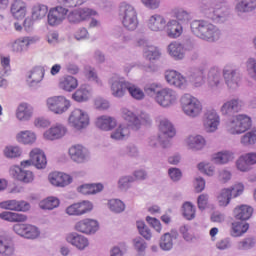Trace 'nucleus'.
<instances>
[{"instance_id":"obj_20","label":"nucleus","mask_w":256,"mask_h":256,"mask_svg":"<svg viewBox=\"0 0 256 256\" xmlns=\"http://www.w3.org/2000/svg\"><path fill=\"white\" fill-rule=\"evenodd\" d=\"M139 47L143 48V56L148 61H156L161 57V51L156 46L151 45L149 41L145 39L138 40Z\"/></svg>"},{"instance_id":"obj_24","label":"nucleus","mask_w":256,"mask_h":256,"mask_svg":"<svg viewBox=\"0 0 256 256\" xmlns=\"http://www.w3.org/2000/svg\"><path fill=\"white\" fill-rule=\"evenodd\" d=\"M164 31L170 39H179L183 35V24L175 19L166 20Z\"/></svg>"},{"instance_id":"obj_30","label":"nucleus","mask_w":256,"mask_h":256,"mask_svg":"<svg viewBox=\"0 0 256 256\" xmlns=\"http://www.w3.org/2000/svg\"><path fill=\"white\" fill-rule=\"evenodd\" d=\"M95 125L101 131H113L117 127V119L113 116L102 115L96 119Z\"/></svg>"},{"instance_id":"obj_36","label":"nucleus","mask_w":256,"mask_h":256,"mask_svg":"<svg viewBox=\"0 0 256 256\" xmlns=\"http://www.w3.org/2000/svg\"><path fill=\"white\" fill-rule=\"evenodd\" d=\"M33 117V107L27 103H21L16 110L18 121H29Z\"/></svg>"},{"instance_id":"obj_27","label":"nucleus","mask_w":256,"mask_h":256,"mask_svg":"<svg viewBox=\"0 0 256 256\" xmlns=\"http://www.w3.org/2000/svg\"><path fill=\"white\" fill-rule=\"evenodd\" d=\"M48 179L54 187H67V185H71V183H73V178L62 172H53L49 174Z\"/></svg>"},{"instance_id":"obj_8","label":"nucleus","mask_w":256,"mask_h":256,"mask_svg":"<svg viewBox=\"0 0 256 256\" xmlns=\"http://www.w3.org/2000/svg\"><path fill=\"white\" fill-rule=\"evenodd\" d=\"M222 75L230 91H237L241 87V73L239 70L226 66L222 70Z\"/></svg>"},{"instance_id":"obj_3","label":"nucleus","mask_w":256,"mask_h":256,"mask_svg":"<svg viewBox=\"0 0 256 256\" xmlns=\"http://www.w3.org/2000/svg\"><path fill=\"white\" fill-rule=\"evenodd\" d=\"M182 112L190 119H197L203 113V103L197 97L185 93L180 98Z\"/></svg>"},{"instance_id":"obj_5","label":"nucleus","mask_w":256,"mask_h":256,"mask_svg":"<svg viewBox=\"0 0 256 256\" xmlns=\"http://www.w3.org/2000/svg\"><path fill=\"white\" fill-rule=\"evenodd\" d=\"M154 101L159 107H162V109H171V107H175V104L179 101V93L173 88L164 87L160 89L157 96H154Z\"/></svg>"},{"instance_id":"obj_29","label":"nucleus","mask_w":256,"mask_h":256,"mask_svg":"<svg viewBox=\"0 0 256 256\" xmlns=\"http://www.w3.org/2000/svg\"><path fill=\"white\" fill-rule=\"evenodd\" d=\"M65 135H67V127L62 124H57L44 132V139H47V141H55L65 137Z\"/></svg>"},{"instance_id":"obj_11","label":"nucleus","mask_w":256,"mask_h":256,"mask_svg":"<svg viewBox=\"0 0 256 256\" xmlns=\"http://www.w3.org/2000/svg\"><path fill=\"white\" fill-rule=\"evenodd\" d=\"M245 103L240 98H232L225 101L220 107V113L222 117H231L235 113H241Z\"/></svg>"},{"instance_id":"obj_32","label":"nucleus","mask_w":256,"mask_h":256,"mask_svg":"<svg viewBox=\"0 0 256 256\" xmlns=\"http://www.w3.org/2000/svg\"><path fill=\"white\" fill-rule=\"evenodd\" d=\"M159 131L166 139H173L177 135V130L173 125V122L167 118L160 119Z\"/></svg>"},{"instance_id":"obj_63","label":"nucleus","mask_w":256,"mask_h":256,"mask_svg":"<svg viewBox=\"0 0 256 256\" xmlns=\"http://www.w3.org/2000/svg\"><path fill=\"white\" fill-rule=\"evenodd\" d=\"M181 72L176 71V70H167L164 73V79L166 83L170 85V87H173L175 85V82L177 81L179 75Z\"/></svg>"},{"instance_id":"obj_48","label":"nucleus","mask_w":256,"mask_h":256,"mask_svg":"<svg viewBox=\"0 0 256 256\" xmlns=\"http://www.w3.org/2000/svg\"><path fill=\"white\" fill-rule=\"evenodd\" d=\"M216 199L219 207H227V205H229V203H231V200L233 199L231 196V190L223 188L218 193Z\"/></svg>"},{"instance_id":"obj_57","label":"nucleus","mask_w":256,"mask_h":256,"mask_svg":"<svg viewBox=\"0 0 256 256\" xmlns=\"http://www.w3.org/2000/svg\"><path fill=\"white\" fill-rule=\"evenodd\" d=\"M133 246L135 251H137L138 256H145V251L147 250V242L141 237L135 238L133 240Z\"/></svg>"},{"instance_id":"obj_25","label":"nucleus","mask_w":256,"mask_h":256,"mask_svg":"<svg viewBox=\"0 0 256 256\" xmlns=\"http://www.w3.org/2000/svg\"><path fill=\"white\" fill-rule=\"evenodd\" d=\"M212 163L215 165H229L232 161H235V152L231 150H221L212 154Z\"/></svg>"},{"instance_id":"obj_1","label":"nucleus","mask_w":256,"mask_h":256,"mask_svg":"<svg viewBox=\"0 0 256 256\" xmlns=\"http://www.w3.org/2000/svg\"><path fill=\"white\" fill-rule=\"evenodd\" d=\"M190 29L195 37L208 43H215V41L221 39L219 27L207 20H193L190 24Z\"/></svg>"},{"instance_id":"obj_43","label":"nucleus","mask_w":256,"mask_h":256,"mask_svg":"<svg viewBox=\"0 0 256 256\" xmlns=\"http://www.w3.org/2000/svg\"><path fill=\"white\" fill-rule=\"evenodd\" d=\"M33 43V39L29 37L19 38L12 43V50L16 53H21V51H27L29 45Z\"/></svg>"},{"instance_id":"obj_64","label":"nucleus","mask_w":256,"mask_h":256,"mask_svg":"<svg viewBox=\"0 0 256 256\" xmlns=\"http://www.w3.org/2000/svg\"><path fill=\"white\" fill-rule=\"evenodd\" d=\"M174 89H179L180 91H185L187 87H189V80L185 75L181 74L178 75V78H176V82L174 83Z\"/></svg>"},{"instance_id":"obj_59","label":"nucleus","mask_w":256,"mask_h":256,"mask_svg":"<svg viewBox=\"0 0 256 256\" xmlns=\"http://www.w3.org/2000/svg\"><path fill=\"white\" fill-rule=\"evenodd\" d=\"M136 227L139 231V234L143 236L146 241H151V237H153V234L151 233V229H149L147 225H145V222L137 221Z\"/></svg>"},{"instance_id":"obj_13","label":"nucleus","mask_w":256,"mask_h":256,"mask_svg":"<svg viewBox=\"0 0 256 256\" xmlns=\"http://www.w3.org/2000/svg\"><path fill=\"white\" fill-rule=\"evenodd\" d=\"M67 13H69V10L63 6L51 8L48 11L47 16L48 25H50V27H57V25H61V23H63L67 18Z\"/></svg>"},{"instance_id":"obj_52","label":"nucleus","mask_w":256,"mask_h":256,"mask_svg":"<svg viewBox=\"0 0 256 256\" xmlns=\"http://www.w3.org/2000/svg\"><path fill=\"white\" fill-rule=\"evenodd\" d=\"M107 205L111 213H115L116 215L125 211V203L119 199H110Z\"/></svg>"},{"instance_id":"obj_49","label":"nucleus","mask_w":256,"mask_h":256,"mask_svg":"<svg viewBox=\"0 0 256 256\" xmlns=\"http://www.w3.org/2000/svg\"><path fill=\"white\" fill-rule=\"evenodd\" d=\"M172 13L175 17V21H178L181 25L182 23H189L191 21V14L183 8H174Z\"/></svg>"},{"instance_id":"obj_47","label":"nucleus","mask_w":256,"mask_h":256,"mask_svg":"<svg viewBox=\"0 0 256 256\" xmlns=\"http://www.w3.org/2000/svg\"><path fill=\"white\" fill-rule=\"evenodd\" d=\"M91 97V90L87 86H81L73 95L72 99L78 103H83L89 101Z\"/></svg>"},{"instance_id":"obj_7","label":"nucleus","mask_w":256,"mask_h":256,"mask_svg":"<svg viewBox=\"0 0 256 256\" xmlns=\"http://www.w3.org/2000/svg\"><path fill=\"white\" fill-rule=\"evenodd\" d=\"M68 123L70 127L76 129V131H81L89 127V114L81 109H74L68 118Z\"/></svg>"},{"instance_id":"obj_31","label":"nucleus","mask_w":256,"mask_h":256,"mask_svg":"<svg viewBox=\"0 0 256 256\" xmlns=\"http://www.w3.org/2000/svg\"><path fill=\"white\" fill-rule=\"evenodd\" d=\"M167 53L174 61H183L185 59V52L183 51V44L181 42H171L167 46Z\"/></svg>"},{"instance_id":"obj_61","label":"nucleus","mask_w":256,"mask_h":256,"mask_svg":"<svg viewBox=\"0 0 256 256\" xmlns=\"http://www.w3.org/2000/svg\"><path fill=\"white\" fill-rule=\"evenodd\" d=\"M246 71L252 81H256V58H249L246 61Z\"/></svg>"},{"instance_id":"obj_22","label":"nucleus","mask_w":256,"mask_h":256,"mask_svg":"<svg viewBox=\"0 0 256 256\" xmlns=\"http://www.w3.org/2000/svg\"><path fill=\"white\" fill-rule=\"evenodd\" d=\"M93 211V204L90 201L74 203L66 208L67 215L81 216Z\"/></svg>"},{"instance_id":"obj_2","label":"nucleus","mask_w":256,"mask_h":256,"mask_svg":"<svg viewBox=\"0 0 256 256\" xmlns=\"http://www.w3.org/2000/svg\"><path fill=\"white\" fill-rule=\"evenodd\" d=\"M200 11L206 19H210L213 23H225L229 15L219 0H202Z\"/></svg>"},{"instance_id":"obj_14","label":"nucleus","mask_w":256,"mask_h":256,"mask_svg":"<svg viewBox=\"0 0 256 256\" xmlns=\"http://www.w3.org/2000/svg\"><path fill=\"white\" fill-rule=\"evenodd\" d=\"M184 145L189 151H203L207 147V140L201 134H190L185 137Z\"/></svg>"},{"instance_id":"obj_33","label":"nucleus","mask_w":256,"mask_h":256,"mask_svg":"<svg viewBox=\"0 0 256 256\" xmlns=\"http://www.w3.org/2000/svg\"><path fill=\"white\" fill-rule=\"evenodd\" d=\"M10 175H12L14 179L22 181V183H31V181H33V172L24 170L19 166L12 167L10 169Z\"/></svg>"},{"instance_id":"obj_21","label":"nucleus","mask_w":256,"mask_h":256,"mask_svg":"<svg viewBox=\"0 0 256 256\" xmlns=\"http://www.w3.org/2000/svg\"><path fill=\"white\" fill-rule=\"evenodd\" d=\"M207 85L209 89H218L223 85V78L221 77V68L212 66L207 73Z\"/></svg>"},{"instance_id":"obj_42","label":"nucleus","mask_w":256,"mask_h":256,"mask_svg":"<svg viewBox=\"0 0 256 256\" xmlns=\"http://www.w3.org/2000/svg\"><path fill=\"white\" fill-rule=\"evenodd\" d=\"M78 85L79 83L77 82V78L73 76H66L59 83L60 89H63V91H68L69 93L71 91H75Z\"/></svg>"},{"instance_id":"obj_58","label":"nucleus","mask_w":256,"mask_h":256,"mask_svg":"<svg viewBox=\"0 0 256 256\" xmlns=\"http://www.w3.org/2000/svg\"><path fill=\"white\" fill-rule=\"evenodd\" d=\"M13 244L11 242L0 238V254L4 256H11L14 253Z\"/></svg>"},{"instance_id":"obj_54","label":"nucleus","mask_w":256,"mask_h":256,"mask_svg":"<svg viewBox=\"0 0 256 256\" xmlns=\"http://www.w3.org/2000/svg\"><path fill=\"white\" fill-rule=\"evenodd\" d=\"M236 169L241 173H249L251 171V164L247 160L245 154H242L235 162Z\"/></svg>"},{"instance_id":"obj_62","label":"nucleus","mask_w":256,"mask_h":256,"mask_svg":"<svg viewBox=\"0 0 256 256\" xmlns=\"http://www.w3.org/2000/svg\"><path fill=\"white\" fill-rule=\"evenodd\" d=\"M21 153V148H19L18 146H7L4 149V155L8 159H15L17 157H21Z\"/></svg>"},{"instance_id":"obj_44","label":"nucleus","mask_w":256,"mask_h":256,"mask_svg":"<svg viewBox=\"0 0 256 256\" xmlns=\"http://www.w3.org/2000/svg\"><path fill=\"white\" fill-rule=\"evenodd\" d=\"M16 139L19 143H23L24 145H33V143L37 141V135H35L34 132L25 130L18 133Z\"/></svg>"},{"instance_id":"obj_46","label":"nucleus","mask_w":256,"mask_h":256,"mask_svg":"<svg viewBox=\"0 0 256 256\" xmlns=\"http://www.w3.org/2000/svg\"><path fill=\"white\" fill-rule=\"evenodd\" d=\"M59 198L54 196H49L46 199L40 201L39 207L40 209H44L47 211H53V209H57L60 205Z\"/></svg>"},{"instance_id":"obj_6","label":"nucleus","mask_w":256,"mask_h":256,"mask_svg":"<svg viewBox=\"0 0 256 256\" xmlns=\"http://www.w3.org/2000/svg\"><path fill=\"white\" fill-rule=\"evenodd\" d=\"M202 125L206 133H215L221 125V116L215 109L207 110L202 118Z\"/></svg>"},{"instance_id":"obj_45","label":"nucleus","mask_w":256,"mask_h":256,"mask_svg":"<svg viewBox=\"0 0 256 256\" xmlns=\"http://www.w3.org/2000/svg\"><path fill=\"white\" fill-rule=\"evenodd\" d=\"M240 143L242 147H253L256 143V127L242 135L240 137Z\"/></svg>"},{"instance_id":"obj_17","label":"nucleus","mask_w":256,"mask_h":256,"mask_svg":"<svg viewBox=\"0 0 256 256\" xmlns=\"http://www.w3.org/2000/svg\"><path fill=\"white\" fill-rule=\"evenodd\" d=\"M68 153L70 159H72L74 163H85L86 161H89V150L81 144L72 145L69 148Z\"/></svg>"},{"instance_id":"obj_26","label":"nucleus","mask_w":256,"mask_h":256,"mask_svg":"<svg viewBox=\"0 0 256 256\" xmlns=\"http://www.w3.org/2000/svg\"><path fill=\"white\" fill-rule=\"evenodd\" d=\"M151 121L149 115L145 113L132 112L129 115V127L133 131L141 129V125H145Z\"/></svg>"},{"instance_id":"obj_38","label":"nucleus","mask_w":256,"mask_h":256,"mask_svg":"<svg viewBox=\"0 0 256 256\" xmlns=\"http://www.w3.org/2000/svg\"><path fill=\"white\" fill-rule=\"evenodd\" d=\"M0 219L9 221V223H25L27 221V215L17 212H2L0 213Z\"/></svg>"},{"instance_id":"obj_55","label":"nucleus","mask_w":256,"mask_h":256,"mask_svg":"<svg viewBox=\"0 0 256 256\" xmlns=\"http://www.w3.org/2000/svg\"><path fill=\"white\" fill-rule=\"evenodd\" d=\"M190 81L193 87L199 88L205 85V77L203 76L202 70H196L191 74Z\"/></svg>"},{"instance_id":"obj_51","label":"nucleus","mask_w":256,"mask_h":256,"mask_svg":"<svg viewBox=\"0 0 256 256\" xmlns=\"http://www.w3.org/2000/svg\"><path fill=\"white\" fill-rule=\"evenodd\" d=\"M45 76V71L41 67L34 68L30 74L28 75V83H41L43 81V77Z\"/></svg>"},{"instance_id":"obj_34","label":"nucleus","mask_w":256,"mask_h":256,"mask_svg":"<svg viewBox=\"0 0 256 256\" xmlns=\"http://www.w3.org/2000/svg\"><path fill=\"white\" fill-rule=\"evenodd\" d=\"M178 237L179 233H177L175 230L165 233L160 238V249H162V251H171V249H173V241H175Z\"/></svg>"},{"instance_id":"obj_41","label":"nucleus","mask_w":256,"mask_h":256,"mask_svg":"<svg viewBox=\"0 0 256 256\" xmlns=\"http://www.w3.org/2000/svg\"><path fill=\"white\" fill-rule=\"evenodd\" d=\"M118 16L126 31H129V4L127 2L120 3Z\"/></svg>"},{"instance_id":"obj_19","label":"nucleus","mask_w":256,"mask_h":256,"mask_svg":"<svg viewBox=\"0 0 256 256\" xmlns=\"http://www.w3.org/2000/svg\"><path fill=\"white\" fill-rule=\"evenodd\" d=\"M97 15V12L93 9L83 8L80 10H74L68 14V21L72 23V25H77V23H81V21H85L88 17H93Z\"/></svg>"},{"instance_id":"obj_50","label":"nucleus","mask_w":256,"mask_h":256,"mask_svg":"<svg viewBox=\"0 0 256 256\" xmlns=\"http://www.w3.org/2000/svg\"><path fill=\"white\" fill-rule=\"evenodd\" d=\"M197 209L191 202H184L182 205V215L187 221H193L195 219Z\"/></svg>"},{"instance_id":"obj_18","label":"nucleus","mask_w":256,"mask_h":256,"mask_svg":"<svg viewBox=\"0 0 256 256\" xmlns=\"http://www.w3.org/2000/svg\"><path fill=\"white\" fill-rule=\"evenodd\" d=\"M75 229L84 235H95L96 231H99V222L89 218L83 219L76 223Z\"/></svg>"},{"instance_id":"obj_16","label":"nucleus","mask_w":256,"mask_h":256,"mask_svg":"<svg viewBox=\"0 0 256 256\" xmlns=\"http://www.w3.org/2000/svg\"><path fill=\"white\" fill-rule=\"evenodd\" d=\"M0 209H6L7 211H18L27 213L31 209V204L24 200H6L0 202Z\"/></svg>"},{"instance_id":"obj_28","label":"nucleus","mask_w":256,"mask_h":256,"mask_svg":"<svg viewBox=\"0 0 256 256\" xmlns=\"http://www.w3.org/2000/svg\"><path fill=\"white\" fill-rule=\"evenodd\" d=\"M67 243L76 247L78 251H85L89 247V239L78 233L68 234L66 237Z\"/></svg>"},{"instance_id":"obj_4","label":"nucleus","mask_w":256,"mask_h":256,"mask_svg":"<svg viewBox=\"0 0 256 256\" xmlns=\"http://www.w3.org/2000/svg\"><path fill=\"white\" fill-rule=\"evenodd\" d=\"M253 121L247 114H237L226 122V131L230 135H243L251 129Z\"/></svg>"},{"instance_id":"obj_60","label":"nucleus","mask_w":256,"mask_h":256,"mask_svg":"<svg viewBox=\"0 0 256 256\" xmlns=\"http://www.w3.org/2000/svg\"><path fill=\"white\" fill-rule=\"evenodd\" d=\"M129 93L136 101H143L145 99V92L137 85L130 84Z\"/></svg>"},{"instance_id":"obj_10","label":"nucleus","mask_w":256,"mask_h":256,"mask_svg":"<svg viewBox=\"0 0 256 256\" xmlns=\"http://www.w3.org/2000/svg\"><path fill=\"white\" fill-rule=\"evenodd\" d=\"M47 107L50 111H52V113L62 115V113L69 110V107H71V102L64 96H53L47 99Z\"/></svg>"},{"instance_id":"obj_23","label":"nucleus","mask_w":256,"mask_h":256,"mask_svg":"<svg viewBox=\"0 0 256 256\" xmlns=\"http://www.w3.org/2000/svg\"><path fill=\"white\" fill-rule=\"evenodd\" d=\"M256 10V0H235L234 11L238 17Z\"/></svg>"},{"instance_id":"obj_40","label":"nucleus","mask_w":256,"mask_h":256,"mask_svg":"<svg viewBox=\"0 0 256 256\" xmlns=\"http://www.w3.org/2000/svg\"><path fill=\"white\" fill-rule=\"evenodd\" d=\"M47 13H49V7L45 4H35L32 7V19L34 21H41V19H45V17H47Z\"/></svg>"},{"instance_id":"obj_9","label":"nucleus","mask_w":256,"mask_h":256,"mask_svg":"<svg viewBox=\"0 0 256 256\" xmlns=\"http://www.w3.org/2000/svg\"><path fill=\"white\" fill-rule=\"evenodd\" d=\"M34 165L36 169H45L47 167V157L45 152L39 148H35L30 152V159L21 162V167H31Z\"/></svg>"},{"instance_id":"obj_35","label":"nucleus","mask_w":256,"mask_h":256,"mask_svg":"<svg viewBox=\"0 0 256 256\" xmlns=\"http://www.w3.org/2000/svg\"><path fill=\"white\" fill-rule=\"evenodd\" d=\"M253 215V207L249 205H239L234 208V217L239 221H247Z\"/></svg>"},{"instance_id":"obj_39","label":"nucleus","mask_w":256,"mask_h":256,"mask_svg":"<svg viewBox=\"0 0 256 256\" xmlns=\"http://www.w3.org/2000/svg\"><path fill=\"white\" fill-rule=\"evenodd\" d=\"M249 231V223L233 222L230 227L231 237H242Z\"/></svg>"},{"instance_id":"obj_15","label":"nucleus","mask_w":256,"mask_h":256,"mask_svg":"<svg viewBox=\"0 0 256 256\" xmlns=\"http://www.w3.org/2000/svg\"><path fill=\"white\" fill-rule=\"evenodd\" d=\"M147 28L153 33H161L167 27V18L161 14H153L146 21Z\"/></svg>"},{"instance_id":"obj_12","label":"nucleus","mask_w":256,"mask_h":256,"mask_svg":"<svg viewBox=\"0 0 256 256\" xmlns=\"http://www.w3.org/2000/svg\"><path fill=\"white\" fill-rule=\"evenodd\" d=\"M109 85L113 97H124L125 93L129 91V83L125 81V78L118 75H114L110 78Z\"/></svg>"},{"instance_id":"obj_37","label":"nucleus","mask_w":256,"mask_h":256,"mask_svg":"<svg viewBox=\"0 0 256 256\" xmlns=\"http://www.w3.org/2000/svg\"><path fill=\"white\" fill-rule=\"evenodd\" d=\"M11 13L15 19H23L27 13V4L22 0H15L11 5Z\"/></svg>"},{"instance_id":"obj_53","label":"nucleus","mask_w":256,"mask_h":256,"mask_svg":"<svg viewBox=\"0 0 256 256\" xmlns=\"http://www.w3.org/2000/svg\"><path fill=\"white\" fill-rule=\"evenodd\" d=\"M197 169L200 173L207 175V177H213L215 175V165L211 164V162H200L197 165Z\"/></svg>"},{"instance_id":"obj_56","label":"nucleus","mask_w":256,"mask_h":256,"mask_svg":"<svg viewBox=\"0 0 256 256\" xmlns=\"http://www.w3.org/2000/svg\"><path fill=\"white\" fill-rule=\"evenodd\" d=\"M127 133H129V124H120L118 129L111 134V139L121 141L122 139H125Z\"/></svg>"}]
</instances>
